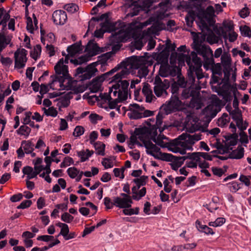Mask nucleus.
<instances>
[{
    "instance_id": "f257e3e1",
    "label": "nucleus",
    "mask_w": 251,
    "mask_h": 251,
    "mask_svg": "<svg viewBox=\"0 0 251 251\" xmlns=\"http://www.w3.org/2000/svg\"><path fill=\"white\" fill-rule=\"evenodd\" d=\"M192 48L202 56L206 62H214L213 51L209 46L202 44L201 41L194 39Z\"/></svg>"
},
{
    "instance_id": "412c9836",
    "label": "nucleus",
    "mask_w": 251,
    "mask_h": 251,
    "mask_svg": "<svg viewBox=\"0 0 251 251\" xmlns=\"http://www.w3.org/2000/svg\"><path fill=\"white\" fill-rule=\"evenodd\" d=\"M167 90V89L165 88L161 85L154 86L153 88L154 94L157 97L166 96L168 95Z\"/></svg>"
},
{
    "instance_id": "ea45409f",
    "label": "nucleus",
    "mask_w": 251,
    "mask_h": 251,
    "mask_svg": "<svg viewBox=\"0 0 251 251\" xmlns=\"http://www.w3.org/2000/svg\"><path fill=\"white\" fill-rule=\"evenodd\" d=\"M128 116L130 119L137 120L142 118V113L137 110H132L130 113H128Z\"/></svg>"
},
{
    "instance_id": "cd10ccee",
    "label": "nucleus",
    "mask_w": 251,
    "mask_h": 251,
    "mask_svg": "<svg viewBox=\"0 0 251 251\" xmlns=\"http://www.w3.org/2000/svg\"><path fill=\"white\" fill-rule=\"evenodd\" d=\"M121 88L122 91L124 92L123 100H126L127 99L128 95V88L129 86V82L127 80H124L120 81Z\"/></svg>"
},
{
    "instance_id": "ddd939ff",
    "label": "nucleus",
    "mask_w": 251,
    "mask_h": 251,
    "mask_svg": "<svg viewBox=\"0 0 251 251\" xmlns=\"http://www.w3.org/2000/svg\"><path fill=\"white\" fill-rule=\"evenodd\" d=\"M169 53L163 50L156 57L157 62L160 64L168 65Z\"/></svg>"
},
{
    "instance_id": "2eb2a0df",
    "label": "nucleus",
    "mask_w": 251,
    "mask_h": 251,
    "mask_svg": "<svg viewBox=\"0 0 251 251\" xmlns=\"http://www.w3.org/2000/svg\"><path fill=\"white\" fill-rule=\"evenodd\" d=\"M87 98L89 100H92L93 98H95V101H97L98 102L100 101V100H104V102L108 101V102L109 100H112V98L110 94H108L107 93H104L103 94L100 93L99 97H98L96 95H93L88 96Z\"/></svg>"
},
{
    "instance_id": "4d7b16f0",
    "label": "nucleus",
    "mask_w": 251,
    "mask_h": 251,
    "mask_svg": "<svg viewBox=\"0 0 251 251\" xmlns=\"http://www.w3.org/2000/svg\"><path fill=\"white\" fill-rule=\"evenodd\" d=\"M104 204L105 205V208L106 209H112L113 207V205H114V201L112 202L110 198L109 197L104 198Z\"/></svg>"
},
{
    "instance_id": "2f4dec72",
    "label": "nucleus",
    "mask_w": 251,
    "mask_h": 251,
    "mask_svg": "<svg viewBox=\"0 0 251 251\" xmlns=\"http://www.w3.org/2000/svg\"><path fill=\"white\" fill-rule=\"evenodd\" d=\"M229 115L231 116L232 119L236 122V126H238V123L241 122L240 119L242 118L241 111H238L234 109Z\"/></svg>"
},
{
    "instance_id": "338daca9",
    "label": "nucleus",
    "mask_w": 251,
    "mask_h": 251,
    "mask_svg": "<svg viewBox=\"0 0 251 251\" xmlns=\"http://www.w3.org/2000/svg\"><path fill=\"white\" fill-rule=\"evenodd\" d=\"M98 133L96 131H93L92 132H91L89 136L90 143L91 145L95 143L96 142L95 141L98 138Z\"/></svg>"
},
{
    "instance_id": "79ce46f5",
    "label": "nucleus",
    "mask_w": 251,
    "mask_h": 251,
    "mask_svg": "<svg viewBox=\"0 0 251 251\" xmlns=\"http://www.w3.org/2000/svg\"><path fill=\"white\" fill-rule=\"evenodd\" d=\"M176 48V46L175 44H172L171 41L170 39H168L166 43V47L163 50L170 54V51H175Z\"/></svg>"
},
{
    "instance_id": "1a4fd4ad",
    "label": "nucleus",
    "mask_w": 251,
    "mask_h": 251,
    "mask_svg": "<svg viewBox=\"0 0 251 251\" xmlns=\"http://www.w3.org/2000/svg\"><path fill=\"white\" fill-rule=\"evenodd\" d=\"M134 68L138 69L137 76L140 78L146 77L149 73L148 67L146 64H143L139 62H136L133 64Z\"/></svg>"
},
{
    "instance_id": "a211bd4d",
    "label": "nucleus",
    "mask_w": 251,
    "mask_h": 251,
    "mask_svg": "<svg viewBox=\"0 0 251 251\" xmlns=\"http://www.w3.org/2000/svg\"><path fill=\"white\" fill-rule=\"evenodd\" d=\"M114 205L120 208H126L129 206L126 203V199H122L120 197H116L114 198Z\"/></svg>"
},
{
    "instance_id": "e2e57ef3",
    "label": "nucleus",
    "mask_w": 251,
    "mask_h": 251,
    "mask_svg": "<svg viewBox=\"0 0 251 251\" xmlns=\"http://www.w3.org/2000/svg\"><path fill=\"white\" fill-rule=\"evenodd\" d=\"M54 238V237L51 235H44L38 236L37 240L38 241H42L44 242H49Z\"/></svg>"
},
{
    "instance_id": "0e129e2a",
    "label": "nucleus",
    "mask_w": 251,
    "mask_h": 251,
    "mask_svg": "<svg viewBox=\"0 0 251 251\" xmlns=\"http://www.w3.org/2000/svg\"><path fill=\"white\" fill-rule=\"evenodd\" d=\"M150 85L148 83H147L145 84L143 87L142 93L145 96L152 94V90L150 88Z\"/></svg>"
},
{
    "instance_id": "8fccbe9b",
    "label": "nucleus",
    "mask_w": 251,
    "mask_h": 251,
    "mask_svg": "<svg viewBox=\"0 0 251 251\" xmlns=\"http://www.w3.org/2000/svg\"><path fill=\"white\" fill-rule=\"evenodd\" d=\"M63 63L64 59L63 58H62L58 61L57 63L55 65L54 69L55 70L56 74H60L61 73V71L62 70V66L64 65Z\"/></svg>"
},
{
    "instance_id": "13d9d810",
    "label": "nucleus",
    "mask_w": 251,
    "mask_h": 251,
    "mask_svg": "<svg viewBox=\"0 0 251 251\" xmlns=\"http://www.w3.org/2000/svg\"><path fill=\"white\" fill-rule=\"evenodd\" d=\"M193 63H194V65H192V69L196 68H201L202 66V63L201 59L198 56L197 57H195L194 59H192Z\"/></svg>"
},
{
    "instance_id": "dca6fc26",
    "label": "nucleus",
    "mask_w": 251,
    "mask_h": 251,
    "mask_svg": "<svg viewBox=\"0 0 251 251\" xmlns=\"http://www.w3.org/2000/svg\"><path fill=\"white\" fill-rule=\"evenodd\" d=\"M232 133V134L224 136V137L226 141H229L228 142L229 145L234 146L237 143L238 140V135L236 133V131H233Z\"/></svg>"
},
{
    "instance_id": "6ab92c4d",
    "label": "nucleus",
    "mask_w": 251,
    "mask_h": 251,
    "mask_svg": "<svg viewBox=\"0 0 251 251\" xmlns=\"http://www.w3.org/2000/svg\"><path fill=\"white\" fill-rule=\"evenodd\" d=\"M143 143L144 144L145 147L147 149V151H151L154 152H160V149L157 147L155 145L153 144L151 141H144Z\"/></svg>"
},
{
    "instance_id": "72a5a7b5",
    "label": "nucleus",
    "mask_w": 251,
    "mask_h": 251,
    "mask_svg": "<svg viewBox=\"0 0 251 251\" xmlns=\"http://www.w3.org/2000/svg\"><path fill=\"white\" fill-rule=\"evenodd\" d=\"M53 159H52L50 156H46L44 161L46 163L45 167H44V170L46 171L47 175H49L51 173L50 166L51 164Z\"/></svg>"
},
{
    "instance_id": "0eeeda50",
    "label": "nucleus",
    "mask_w": 251,
    "mask_h": 251,
    "mask_svg": "<svg viewBox=\"0 0 251 251\" xmlns=\"http://www.w3.org/2000/svg\"><path fill=\"white\" fill-rule=\"evenodd\" d=\"M147 153L153 156L155 159L168 162L176 161V156L172 154L162 153L161 152H159L160 156H159L157 154L153 153L152 151H147Z\"/></svg>"
},
{
    "instance_id": "58836bf2",
    "label": "nucleus",
    "mask_w": 251,
    "mask_h": 251,
    "mask_svg": "<svg viewBox=\"0 0 251 251\" xmlns=\"http://www.w3.org/2000/svg\"><path fill=\"white\" fill-rule=\"evenodd\" d=\"M67 174L71 178H75L79 173V170L76 168L73 167L68 169Z\"/></svg>"
},
{
    "instance_id": "49530a36",
    "label": "nucleus",
    "mask_w": 251,
    "mask_h": 251,
    "mask_svg": "<svg viewBox=\"0 0 251 251\" xmlns=\"http://www.w3.org/2000/svg\"><path fill=\"white\" fill-rule=\"evenodd\" d=\"M85 129L84 127L80 126H76L73 132V135L75 137H79L83 134Z\"/></svg>"
},
{
    "instance_id": "c756f323",
    "label": "nucleus",
    "mask_w": 251,
    "mask_h": 251,
    "mask_svg": "<svg viewBox=\"0 0 251 251\" xmlns=\"http://www.w3.org/2000/svg\"><path fill=\"white\" fill-rule=\"evenodd\" d=\"M148 177L146 176H142L140 178H137L133 179V181L136 184L137 188L140 189L142 186H144L146 184V180Z\"/></svg>"
},
{
    "instance_id": "7ed1b4c3",
    "label": "nucleus",
    "mask_w": 251,
    "mask_h": 251,
    "mask_svg": "<svg viewBox=\"0 0 251 251\" xmlns=\"http://www.w3.org/2000/svg\"><path fill=\"white\" fill-rule=\"evenodd\" d=\"M215 10L213 7L211 5L208 6L206 10L201 9L199 11L197 14V17L200 20L201 26L205 29H208V25L205 21L202 19L204 17H213Z\"/></svg>"
},
{
    "instance_id": "f8f14e48",
    "label": "nucleus",
    "mask_w": 251,
    "mask_h": 251,
    "mask_svg": "<svg viewBox=\"0 0 251 251\" xmlns=\"http://www.w3.org/2000/svg\"><path fill=\"white\" fill-rule=\"evenodd\" d=\"M82 50L81 42L79 41L68 47L67 51L70 55L73 57L76 53H78Z\"/></svg>"
},
{
    "instance_id": "6e6552de",
    "label": "nucleus",
    "mask_w": 251,
    "mask_h": 251,
    "mask_svg": "<svg viewBox=\"0 0 251 251\" xmlns=\"http://www.w3.org/2000/svg\"><path fill=\"white\" fill-rule=\"evenodd\" d=\"M62 70L59 75L62 74V76H59L56 77V79L60 82V86L63 85L65 79H71L72 77L69 74L68 66L67 65H63L62 66Z\"/></svg>"
},
{
    "instance_id": "bf43d9fd",
    "label": "nucleus",
    "mask_w": 251,
    "mask_h": 251,
    "mask_svg": "<svg viewBox=\"0 0 251 251\" xmlns=\"http://www.w3.org/2000/svg\"><path fill=\"white\" fill-rule=\"evenodd\" d=\"M77 156L80 158V162H83L88 160V157L86 156V151L81 150L80 151H77Z\"/></svg>"
},
{
    "instance_id": "7c9ffc66",
    "label": "nucleus",
    "mask_w": 251,
    "mask_h": 251,
    "mask_svg": "<svg viewBox=\"0 0 251 251\" xmlns=\"http://www.w3.org/2000/svg\"><path fill=\"white\" fill-rule=\"evenodd\" d=\"M115 159V157L113 156L108 158H104L101 162V164L104 167L105 169L112 168L113 166L112 161Z\"/></svg>"
},
{
    "instance_id": "603ef678",
    "label": "nucleus",
    "mask_w": 251,
    "mask_h": 251,
    "mask_svg": "<svg viewBox=\"0 0 251 251\" xmlns=\"http://www.w3.org/2000/svg\"><path fill=\"white\" fill-rule=\"evenodd\" d=\"M26 29L31 33H33L34 28L32 19L28 17L26 19Z\"/></svg>"
},
{
    "instance_id": "4be33fe9",
    "label": "nucleus",
    "mask_w": 251,
    "mask_h": 251,
    "mask_svg": "<svg viewBox=\"0 0 251 251\" xmlns=\"http://www.w3.org/2000/svg\"><path fill=\"white\" fill-rule=\"evenodd\" d=\"M31 129L25 125L20 126L19 128L16 130L18 135H24L25 138H27L31 132Z\"/></svg>"
},
{
    "instance_id": "052dcab7",
    "label": "nucleus",
    "mask_w": 251,
    "mask_h": 251,
    "mask_svg": "<svg viewBox=\"0 0 251 251\" xmlns=\"http://www.w3.org/2000/svg\"><path fill=\"white\" fill-rule=\"evenodd\" d=\"M239 180L247 186H249L251 185L250 178L247 176L241 175Z\"/></svg>"
},
{
    "instance_id": "c85d7f7f",
    "label": "nucleus",
    "mask_w": 251,
    "mask_h": 251,
    "mask_svg": "<svg viewBox=\"0 0 251 251\" xmlns=\"http://www.w3.org/2000/svg\"><path fill=\"white\" fill-rule=\"evenodd\" d=\"M178 139L181 140L185 141L187 144L191 145H194L195 143L191 135L187 133H183L178 136Z\"/></svg>"
},
{
    "instance_id": "f03ea898",
    "label": "nucleus",
    "mask_w": 251,
    "mask_h": 251,
    "mask_svg": "<svg viewBox=\"0 0 251 251\" xmlns=\"http://www.w3.org/2000/svg\"><path fill=\"white\" fill-rule=\"evenodd\" d=\"M27 51L25 49H18L14 53L15 68L20 69L25 67L27 60Z\"/></svg>"
},
{
    "instance_id": "c9c22d12",
    "label": "nucleus",
    "mask_w": 251,
    "mask_h": 251,
    "mask_svg": "<svg viewBox=\"0 0 251 251\" xmlns=\"http://www.w3.org/2000/svg\"><path fill=\"white\" fill-rule=\"evenodd\" d=\"M169 68L168 65L161 64L159 70V75L163 77L168 76Z\"/></svg>"
},
{
    "instance_id": "9d476101",
    "label": "nucleus",
    "mask_w": 251,
    "mask_h": 251,
    "mask_svg": "<svg viewBox=\"0 0 251 251\" xmlns=\"http://www.w3.org/2000/svg\"><path fill=\"white\" fill-rule=\"evenodd\" d=\"M181 105V101L178 96H172L168 101L167 107L171 110H178Z\"/></svg>"
},
{
    "instance_id": "6e6d98bb",
    "label": "nucleus",
    "mask_w": 251,
    "mask_h": 251,
    "mask_svg": "<svg viewBox=\"0 0 251 251\" xmlns=\"http://www.w3.org/2000/svg\"><path fill=\"white\" fill-rule=\"evenodd\" d=\"M230 118L228 119L226 118H220L218 119L217 124L219 126L223 127L225 126L227 123L229 122Z\"/></svg>"
},
{
    "instance_id": "4468645a",
    "label": "nucleus",
    "mask_w": 251,
    "mask_h": 251,
    "mask_svg": "<svg viewBox=\"0 0 251 251\" xmlns=\"http://www.w3.org/2000/svg\"><path fill=\"white\" fill-rule=\"evenodd\" d=\"M244 149L241 146H238L236 150L232 151L228 155L229 158L240 159L244 157Z\"/></svg>"
},
{
    "instance_id": "aec40b11",
    "label": "nucleus",
    "mask_w": 251,
    "mask_h": 251,
    "mask_svg": "<svg viewBox=\"0 0 251 251\" xmlns=\"http://www.w3.org/2000/svg\"><path fill=\"white\" fill-rule=\"evenodd\" d=\"M21 145H25L23 148L25 151V152L26 154H30V153H31V152H32L34 150L33 147L34 145L31 141H22L21 142Z\"/></svg>"
},
{
    "instance_id": "69168bd1",
    "label": "nucleus",
    "mask_w": 251,
    "mask_h": 251,
    "mask_svg": "<svg viewBox=\"0 0 251 251\" xmlns=\"http://www.w3.org/2000/svg\"><path fill=\"white\" fill-rule=\"evenodd\" d=\"M203 206L206 207L210 212H213L215 210L219 208L217 204L215 205L214 203H212L211 202H210L209 204H206L204 205Z\"/></svg>"
},
{
    "instance_id": "b1692460",
    "label": "nucleus",
    "mask_w": 251,
    "mask_h": 251,
    "mask_svg": "<svg viewBox=\"0 0 251 251\" xmlns=\"http://www.w3.org/2000/svg\"><path fill=\"white\" fill-rule=\"evenodd\" d=\"M93 145L95 150L97 151V152H96L97 154L102 156L104 155L105 145L104 143L100 141H98Z\"/></svg>"
},
{
    "instance_id": "09e8293b",
    "label": "nucleus",
    "mask_w": 251,
    "mask_h": 251,
    "mask_svg": "<svg viewBox=\"0 0 251 251\" xmlns=\"http://www.w3.org/2000/svg\"><path fill=\"white\" fill-rule=\"evenodd\" d=\"M141 10L140 6H134L130 11L127 14L128 17H132L138 15L140 11Z\"/></svg>"
},
{
    "instance_id": "680f3d73",
    "label": "nucleus",
    "mask_w": 251,
    "mask_h": 251,
    "mask_svg": "<svg viewBox=\"0 0 251 251\" xmlns=\"http://www.w3.org/2000/svg\"><path fill=\"white\" fill-rule=\"evenodd\" d=\"M250 14L249 9L247 7L243 8L239 12V15L242 18H245L247 17Z\"/></svg>"
},
{
    "instance_id": "a18cd8bd",
    "label": "nucleus",
    "mask_w": 251,
    "mask_h": 251,
    "mask_svg": "<svg viewBox=\"0 0 251 251\" xmlns=\"http://www.w3.org/2000/svg\"><path fill=\"white\" fill-rule=\"evenodd\" d=\"M61 220L67 223H71L74 220V217L67 212H64L61 217Z\"/></svg>"
},
{
    "instance_id": "f704fd0d",
    "label": "nucleus",
    "mask_w": 251,
    "mask_h": 251,
    "mask_svg": "<svg viewBox=\"0 0 251 251\" xmlns=\"http://www.w3.org/2000/svg\"><path fill=\"white\" fill-rule=\"evenodd\" d=\"M43 109L44 110V113L47 116L55 117L57 115L58 112L56 108L53 106L50 107L48 109L45 108H43Z\"/></svg>"
},
{
    "instance_id": "3c124183",
    "label": "nucleus",
    "mask_w": 251,
    "mask_h": 251,
    "mask_svg": "<svg viewBox=\"0 0 251 251\" xmlns=\"http://www.w3.org/2000/svg\"><path fill=\"white\" fill-rule=\"evenodd\" d=\"M91 122L94 124L97 123L98 120H101L102 117L96 113H92L89 116Z\"/></svg>"
},
{
    "instance_id": "c03bdc74",
    "label": "nucleus",
    "mask_w": 251,
    "mask_h": 251,
    "mask_svg": "<svg viewBox=\"0 0 251 251\" xmlns=\"http://www.w3.org/2000/svg\"><path fill=\"white\" fill-rule=\"evenodd\" d=\"M146 194V188L143 187L138 192L137 195H132V198L136 201H139Z\"/></svg>"
},
{
    "instance_id": "20e7f679",
    "label": "nucleus",
    "mask_w": 251,
    "mask_h": 251,
    "mask_svg": "<svg viewBox=\"0 0 251 251\" xmlns=\"http://www.w3.org/2000/svg\"><path fill=\"white\" fill-rule=\"evenodd\" d=\"M117 23L111 22L110 20L109 21H104L100 24V25L102 28L105 30L106 32L110 33L114 31L116 34H121L124 33V29L123 28H119L117 26Z\"/></svg>"
},
{
    "instance_id": "393cba45",
    "label": "nucleus",
    "mask_w": 251,
    "mask_h": 251,
    "mask_svg": "<svg viewBox=\"0 0 251 251\" xmlns=\"http://www.w3.org/2000/svg\"><path fill=\"white\" fill-rule=\"evenodd\" d=\"M226 185L228 187L230 192L236 193L238 190L241 188L242 184L236 181H233L226 183Z\"/></svg>"
},
{
    "instance_id": "423d86ee",
    "label": "nucleus",
    "mask_w": 251,
    "mask_h": 251,
    "mask_svg": "<svg viewBox=\"0 0 251 251\" xmlns=\"http://www.w3.org/2000/svg\"><path fill=\"white\" fill-rule=\"evenodd\" d=\"M85 51H88L91 56H94L100 52L101 50L97 43H94V40H91L86 46Z\"/></svg>"
},
{
    "instance_id": "f3484780",
    "label": "nucleus",
    "mask_w": 251,
    "mask_h": 251,
    "mask_svg": "<svg viewBox=\"0 0 251 251\" xmlns=\"http://www.w3.org/2000/svg\"><path fill=\"white\" fill-rule=\"evenodd\" d=\"M196 17H197V15L195 11L192 10L188 11L185 16V21L188 26H192Z\"/></svg>"
},
{
    "instance_id": "39448f33",
    "label": "nucleus",
    "mask_w": 251,
    "mask_h": 251,
    "mask_svg": "<svg viewBox=\"0 0 251 251\" xmlns=\"http://www.w3.org/2000/svg\"><path fill=\"white\" fill-rule=\"evenodd\" d=\"M52 17L54 23L58 25H64L67 20V14L63 10H57L54 11Z\"/></svg>"
},
{
    "instance_id": "4c0bfd02",
    "label": "nucleus",
    "mask_w": 251,
    "mask_h": 251,
    "mask_svg": "<svg viewBox=\"0 0 251 251\" xmlns=\"http://www.w3.org/2000/svg\"><path fill=\"white\" fill-rule=\"evenodd\" d=\"M240 30L242 36L251 38V30L249 26L247 25L241 26Z\"/></svg>"
},
{
    "instance_id": "5701e85b",
    "label": "nucleus",
    "mask_w": 251,
    "mask_h": 251,
    "mask_svg": "<svg viewBox=\"0 0 251 251\" xmlns=\"http://www.w3.org/2000/svg\"><path fill=\"white\" fill-rule=\"evenodd\" d=\"M41 50V46L39 44L36 45L34 47V49L32 50H31L30 52V57L35 60H36L38 58L40 57Z\"/></svg>"
},
{
    "instance_id": "5fc2aeb1",
    "label": "nucleus",
    "mask_w": 251,
    "mask_h": 251,
    "mask_svg": "<svg viewBox=\"0 0 251 251\" xmlns=\"http://www.w3.org/2000/svg\"><path fill=\"white\" fill-rule=\"evenodd\" d=\"M32 204L31 200H25L17 206L18 209H25L30 206Z\"/></svg>"
},
{
    "instance_id": "774afa93",
    "label": "nucleus",
    "mask_w": 251,
    "mask_h": 251,
    "mask_svg": "<svg viewBox=\"0 0 251 251\" xmlns=\"http://www.w3.org/2000/svg\"><path fill=\"white\" fill-rule=\"evenodd\" d=\"M239 135L240 136V141L242 143L247 144L249 142L247 134L244 131H241L239 133Z\"/></svg>"
},
{
    "instance_id": "e433bc0d",
    "label": "nucleus",
    "mask_w": 251,
    "mask_h": 251,
    "mask_svg": "<svg viewBox=\"0 0 251 251\" xmlns=\"http://www.w3.org/2000/svg\"><path fill=\"white\" fill-rule=\"evenodd\" d=\"M224 167L225 168V170H224L223 169L218 167H212V171L213 174L219 177L222 176L226 171V169L227 167L226 166H224Z\"/></svg>"
},
{
    "instance_id": "a19ab883",
    "label": "nucleus",
    "mask_w": 251,
    "mask_h": 251,
    "mask_svg": "<svg viewBox=\"0 0 251 251\" xmlns=\"http://www.w3.org/2000/svg\"><path fill=\"white\" fill-rule=\"evenodd\" d=\"M101 84L98 83L97 81H94L93 79L92 82L90 84L89 89L91 93H96L99 91Z\"/></svg>"
},
{
    "instance_id": "bb28decb",
    "label": "nucleus",
    "mask_w": 251,
    "mask_h": 251,
    "mask_svg": "<svg viewBox=\"0 0 251 251\" xmlns=\"http://www.w3.org/2000/svg\"><path fill=\"white\" fill-rule=\"evenodd\" d=\"M127 65L126 62L125 61H122L120 64L118 65L114 68L111 70L110 71L103 74V75L107 77V79L109 78V76L112 75L114 73L118 71L122 67H126Z\"/></svg>"
},
{
    "instance_id": "864d4df0",
    "label": "nucleus",
    "mask_w": 251,
    "mask_h": 251,
    "mask_svg": "<svg viewBox=\"0 0 251 251\" xmlns=\"http://www.w3.org/2000/svg\"><path fill=\"white\" fill-rule=\"evenodd\" d=\"M0 62L3 65L9 67L12 63L13 61L10 57H4L1 56L0 57Z\"/></svg>"
},
{
    "instance_id": "de8ad7c7",
    "label": "nucleus",
    "mask_w": 251,
    "mask_h": 251,
    "mask_svg": "<svg viewBox=\"0 0 251 251\" xmlns=\"http://www.w3.org/2000/svg\"><path fill=\"white\" fill-rule=\"evenodd\" d=\"M212 74L221 75H222V68L220 63L214 65L212 68Z\"/></svg>"
},
{
    "instance_id": "37998d69",
    "label": "nucleus",
    "mask_w": 251,
    "mask_h": 251,
    "mask_svg": "<svg viewBox=\"0 0 251 251\" xmlns=\"http://www.w3.org/2000/svg\"><path fill=\"white\" fill-rule=\"evenodd\" d=\"M194 72H195L198 79H201L203 77L202 69L201 68H194L190 70V74H191V75L193 74Z\"/></svg>"
},
{
    "instance_id": "473e14b6",
    "label": "nucleus",
    "mask_w": 251,
    "mask_h": 251,
    "mask_svg": "<svg viewBox=\"0 0 251 251\" xmlns=\"http://www.w3.org/2000/svg\"><path fill=\"white\" fill-rule=\"evenodd\" d=\"M63 8L67 10L68 12L74 13L77 11L79 9L78 6L74 3H70L65 4Z\"/></svg>"
},
{
    "instance_id": "a878e982",
    "label": "nucleus",
    "mask_w": 251,
    "mask_h": 251,
    "mask_svg": "<svg viewBox=\"0 0 251 251\" xmlns=\"http://www.w3.org/2000/svg\"><path fill=\"white\" fill-rule=\"evenodd\" d=\"M122 93L120 92L119 95H118V98L114 99L113 100H109L108 103V108L113 109L116 108V106L118 105V103L125 101V100H123L124 99L123 97H121Z\"/></svg>"
},
{
    "instance_id": "9b49d317",
    "label": "nucleus",
    "mask_w": 251,
    "mask_h": 251,
    "mask_svg": "<svg viewBox=\"0 0 251 251\" xmlns=\"http://www.w3.org/2000/svg\"><path fill=\"white\" fill-rule=\"evenodd\" d=\"M10 18L9 12H6L3 8H0V25H2L4 27H6L7 22Z\"/></svg>"
}]
</instances>
